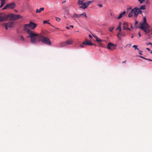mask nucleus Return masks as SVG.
Masks as SVG:
<instances>
[{
    "mask_svg": "<svg viewBox=\"0 0 152 152\" xmlns=\"http://www.w3.org/2000/svg\"><path fill=\"white\" fill-rule=\"evenodd\" d=\"M80 16H81L83 15V16H84L86 18L87 17V16L86 15V12H84L83 13L80 14Z\"/></svg>",
    "mask_w": 152,
    "mask_h": 152,
    "instance_id": "nucleus-27",
    "label": "nucleus"
},
{
    "mask_svg": "<svg viewBox=\"0 0 152 152\" xmlns=\"http://www.w3.org/2000/svg\"><path fill=\"white\" fill-rule=\"evenodd\" d=\"M7 6L8 9H13L16 6L15 3L14 2H12L11 3L7 4Z\"/></svg>",
    "mask_w": 152,
    "mask_h": 152,
    "instance_id": "nucleus-10",
    "label": "nucleus"
},
{
    "mask_svg": "<svg viewBox=\"0 0 152 152\" xmlns=\"http://www.w3.org/2000/svg\"><path fill=\"white\" fill-rule=\"evenodd\" d=\"M0 0L1 1V5L0 6V8H1L2 7L4 6V4L5 3L6 0Z\"/></svg>",
    "mask_w": 152,
    "mask_h": 152,
    "instance_id": "nucleus-18",
    "label": "nucleus"
},
{
    "mask_svg": "<svg viewBox=\"0 0 152 152\" xmlns=\"http://www.w3.org/2000/svg\"><path fill=\"white\" fill-rule=\"evenodd\" d=\"M26 0L27 1H28V0Z\"/></svg>",
    "mask_w": 152,
    "mask_h": 152,
    "instance_id": "nucleus-59",
    "label": "nucleus"
},
{
    "mask_svg": "<svg viewBox=\"0 0 152 152\" xmlns=\"http://www.w3.org/2000/svg\"><path fill=\"white\" fill-rule=\"evenodd\" d=\"M121 22H120L119 23V25H121Z\"/></svg>",
    "mask_w": 152,
    "mask_h": 152,
    "instance_id": "nucleus-55",
    "label": "nucleus"
},
{
    "mask_svg": "<svg viewBox=\"0 0 152 152\" xmlns=\"http://www.w3.org/2000/svg\"><path fill=\"white\" fill-rule=\"evenodd\" d=\"M126 13V12L125 11H124L123 12L121 13L119 16L117 18V19H119L122 18L124 15H125Z\"/></svg>",
    "mask_w": 152,
    "mask_h": 152,
    "instance_id": "nucleus-14",
    "label": "nucleus"
},
{
    "mask_svg": "<svg viewBox=\"0 0 152 152\" xmlns=\"http://www.w3.org/2000/svg\"><path fill=\"white\" fill-rule=\"evenodd\" d=\"M138 8L137 7H135L132 10V11L134 14V16L135 18H137L138 15Z\"/></svg>",
    "mask_w": 152,
    "mask_h": 152,
    "instance_id": "nucleus-9",
    "label": "nucleus"
},
{
    "mask_svg": "<svg viewBox=\"0 0 152 152\" xmlns=\"http://www.w3.org/2000/svg\"><path fill=\"white\" fill-rule=\"evenodd\" d=\"M131 28L132 29H133V26H132V25H131Z\"/></svg>",
    "mask_w": 152,
    "mask_h": 152,
    "instance_id": "nucleus-50",
    "label": "nucleus"
},
{
    "mask_svg": "<svg viewBox=\"0 0 152 152\" xmlns=\"http://www.w3.org/2000/svg\"><path fill=\"white\" fill-rule=\"evenodd\" d=\"M138 35H139V37H141V35L140 33V32L139 33Z\"/></svg>",
    "mask_w": 152,
    "mask_h": 152,
    "instance_id": "nucleus-47",
    "label": "nucleus"
},
{
    "mask_svg": "<svg viewBox=\"0 0 152 152\" xmlns=\"http://www.w3.org/2000/svg\"><path fill=\"white\" fill-rule=\"evenodd\" d=\"M140 3L142 4L143 2H144L145 0H138Z\"/></svg>",
    "mask_w": 152,
    "mask_h": 152,
    "instance_id": "nucleus-36",
    "label": "nucleus"
},
{
    "mask_svg": "<svg viewBox=\"0 0 152 152\" xmlns=\"http://www.w3.org/2000/svg\"><path fill=\"white\" fill-rule=\"evenodd\" d=\"M56 19L57 21H59L61 20V19L58 17H56Z\"/></svg>",
    "mask_w": 152,
    "mask_h": 152,
    "instance_id": "nucleus-34",
    "label": "nucleus"
},
{
    "mask_svg": "<svg viewBox=\"0 0 152 152\" xmlns=\"http://www.w3.org/2000/svg\"><path fill=\"white\" fill-rule=\"evenodd\" d=\"M20 39L21 40H22L23 41H25V39H24V38L22 36H20Z\"/></svg>",
    "mask_w": 152,
    "mask_h": 152,
    "instance_id": "nucleus-32",
    "label": "nucleus"
},
{
    "mask_svg": "<svg viewBox=\"0 0 152 152\" xmlns=\"http://www.w3.org/2000/svg\"><path fill=\"white\" fill-rule=\"evenodd\" d=\"M133 37V36H132V37H131V38H132Z\"/></svg>",
    "mask_w": 152,
    "mask_h": 152,
    "instance_id": "nucleus-58",
    "label": "nucleus"
},
{
    "mask_svg": "<svg viewBox=\"0 0 152 152\" xmlns=\"http://www.w3.org/2000/svg\"><path fill=\"white\" fill-rule=\"evenodd\" d=\"M133 14V11H132V10L128 14L129 17V18H130V17H132V16Z\"/></svg>",
    "mask_w": 152,
    "mask_h": 152,
    "instance_id": "nucleus-19",
    "label": "nucleus"
},
{
    "mask_svg": "<svg viewBox=\"0 0 152 152\" xmlns=\"http://www.w3.org/2000/svg\"><path fill=\"white\" fill-rule=\"evenodd\" d=\"M146 49L148 50V51H150V50L149 48H147Z\"/></svg>",
    "mask_w": 152,
    "mask_h": 152,
    "instance_id": "nucleus-46",
    "label": "nucleus"
},
{
    "mask_svg": "<svg viewBox=\"0 0 152 152\" xmlns=\"http://www.w3.org/2000/svg\"><path fill=\"white\" fill-rule=\"evenodd\" d=\"M44 7H41V8H40L39 9H37L36 10V13H40L42 12V11L43 10H44Z\"/></svg>",
    "mask_w": 152,
    "mask_h": 152,
    "instance_id": "nucleus-15",
    "label": "nucleus"
},
{
    "mask_svg": "<svg viewBox=\"0 0 152 152\" xmlns=\"http://www.w3.org/2000/svg\"><path fill=\"white\" fill-rule=\"evenodd\" d=\"M89 36L90 38L91 37V36L90 35H89Z\"/></svg>",
    "mask_w": 152,
    "mask_h": 152,
    "instance_id": "nucleus-56",
    "label": "nucleus"
},
{
    "mask_svg": "<svg viewBox=\"0 0 152 152\" xmlns=\"http://www.w3.org/2000/svg\"><path fill=\"white\" fill-rule=\"evenodd\" d=\"M73 41L70 40H68L65 42H62L61 45V47L62 48L66 45L72 44V43Z\"/></svg>",
    "mask_w": 152,
    "mask_h": 152,
    "instance_id": "nucleus-5",
    "label": "nucleus"
},
{
    "mask_svg": "<svg viewBox=\"0 0 152 152\" xmlns=\"http://www.w3.org/2000/svg\"><path fill=\"white\" fill-rule=\"evenodd\" d=\"M138 51L139 54L140 55H142V51L140 50H138Z\"/></svg>",
    "mask_w": 152,
    "mask_h": 152,
    "instance_id": "nucleus-42",
    "label": "nucleus"
},
{
    "mask_svg": "<svg viewBox=\"0 0 152 152\" xmlns=\"http://www.w3.org/2000/svg\"><path fill=\"white\" fill-rule=\"evenodd\" d=\"M146 44L147 45H151V46L152 47V43L151 42H148L146 43Z\"/></svg>",
    "mask_w": 152,
    "mask_h": 152,
    "instance_id": "nucleus-41",
    "label": "nucleus"
},
{
    "mask_svg": "<svg viewBox=\"0 0 152 152\" xmlns=\"http://www.w3.org/2000/svg\"><path fill=\"white\" fill-rule=\"evenodd\" d=\"M88 41H85V42H83L82 43V44L83 45H88Z\"/></svg>",
    "mask_w": 152,
    "mask_h": 152,
    "instance_id": "nucleus-26",
    "label": "nucleus"
},
{
    "mask_svg": "<svg viewBox=\"0 0 152 152\" xmlns=\"http://www.w3.org/2000/svg\"><path fill=\"white\" fill-rule=\"evenodd\" d=\"M37 26V24L32 21H30L28 24H25L23 27V30L27 32L28 28L33 29L35 28Z\"/></svg>",
    "mask_w": 152,
    "mask_h": 152,
    "instance_id": "nucleus-3",
    "label": "nucleus"
},
{
    "mask_svg": "<svg viewBox=\"0 0 152 152\" xmlns=\"http://www.w3.org/2000/svg\"><path fill=\"white\" fill-rule=\"evenodd\" d=\"M80 17V14H77L76 13L74 14L73 16L72 17V18H79Z\"/></svg>",
    "mask_w": 152,
    "mask_h": 152,
    "instance_id": "nucleus-17",
    "label": "nucleus"
},
{
    "mask_svg": "<svg viewBox=\"0 0 152 152\" xmlns=\"http://www.w3.org/2000/svg\"><path fill=\"white\" fill-rule=\"evenodd\" d=\"M15 20H17L20 18H23V16L20 15H15Z\"/></svg>",
    "mask_w": 152,
    "mask_h": 152,
    "instance_id": "nucleus-16",
    "label": "nucleus"
},
{
    "mask_svg": "<svg viewBox=\"0 0 152 152\" xmlns=\"http://www.w3.org/2000/svg\"><path fill=\"white\" fill-rule=\"evenodd\" d=\"M94 45V44L92 43L89 42H88V45Z\"/></svg>",
    "mask_w": 152,
    "mask_h": 152,
    "instance_id": "nucleus-38",
    "label": "nucleus"
},
{
    "mask_svg": "<svg viewBox=\"0 0 152 152\" xmlns=\"http://www.w3.org/2000/svg\"><path fill=\"white\" fill-rule=\"evenodd\" d=\"M138 23V21L137 20H136L135 22V28H139V27H137L136 26V25Z\"/></svg>",
    "mask_w": 152,
    "mask_h": 152,
    "instance_id": "nucleus-30",
    "label": "nucleus"
},
{
    "mask_svg": "<svg viewBox=\"0 0 152 152\" xmlns=\"http://www.w3.org/2000/svg\"><path fill=\"white\" fill-rule=\"evenodd\" d=\"M119 34H118V38L120 40L121 39L120 37L119 36Z\"/></svg>",
    "mask_w": 152,
    "mask_h": 152,
    "instance_id": "nucleus-45",
    "label": "nucleus"
},
{
    "mask_svg": "<svg viewBox=\"0 0 152 152\" xmlns=\"http://www.w3.org/2000/svg\"><path fill=\"white\" fill-rule=\"evenodd\" d=\"M66 1H62V3H64L65 2H66Z\"/></svg>",
    "mask_w": 152,
    "mask_h": 152,
    "instance_id": "nucleus-51",
    "label": "nucleus"
},
{
    "mask_svg": "<svg viewBox=\"0 0 152 152\" xmlns=\"http://www.w3.org/2000/svg\"><path fill=\"white\" fill-rule=\"evenodd\" d=\"M15 11L16 12H18V11L17 10H15Z\"/></svg>",
    "mask_w": 152,
    "mask_h": 152,
    "instance_id": "nucleus-54",
    "label": "nucleus"
},
{
    "mask_svg": "<svg viewBox=\"0 0 152 152\" xmlns=\"http://www.w3.org/2000/svg\"><path fill=\"white\" fill-rule=\"evenodd\" d=\"M43 22L44 24H45L46 23L50 24V23H49V22H48L47 20L44 21H43Z\"/></svg>",
    "mask_w": 152,
    "mask_h": 152,
    "instance_id": "nucleus-35",
    "label": "nucleus"
},
{
    "mask_svg": "<svg viewBox=\"0 0 152 152\" xmlns=\"http://www.w3.org/2000/svg\"><path fill=\"white\" fill-rule=\"evenodd\" d=\"M114 29V27H110L108 28L109 30L111 32H112L113 31V30Z\"/></svg>",
    "mask_w": 152,
    "mask_h": 152,
    "instance_id": "nucleus-23",
    "label": "nucleus"
},
{
    "mask_svg": "<svg viewBox=\"0 0 152 152\" xmlns=\"http://www.w3.org/2000/svg\"><path fill=\"white\" fill-rule=\"evenodd\" d=\"M8 9L7 6L6 5L3 9L2 10H5Z\"/></svg>",
    "mask_w": 152,
    "mask_h": 152,
    "instance_id": "nucleus-37",
    "label": "nucleus"
},
{
    "mask_svg": "<svg viewBox=\"0 0 152 152\" xmlns=\"http://www.w3.org/2000/svg\"><path fill=\"white\" fill-rule=\"evenodd\" d=\"M7 20V15L4 13H0V22H3Z\"/></svg>",
    "mask_w": 152,
    "mask_h": 152,
    "instance_id": "nucleus-6",
    "label": "nucleus"
},
{
    "mask_svg": "<svg viewBox=\"0 0 152 152\" xmlns=\"http://www.w3.org/2000/svg\"><path fill=\"white\" fill-rule=\"evenodd\" d=\"M70 27L72 28H73V26H72V25H71L70 26Z\"/></svg>",
    "mask_w": 152,
    "mask_h": 152,
    "instance_id": "nucleus-52",
    "label": "nucleus"
},
{
    "mask_svg": "<svg viewBox=\"0 0 152 152\" xmlns=\"http://www.w3.org/2000/svg\"><path fill=\"white\" fill-rule=\"evenodd\" d=\"M131 9V7H129V8H128V9Z\"/></svg>",
    "mask_w": 152,
    "mask_h": 152,
    "instance_id": "nucleus-57",
    "label": "nucleus"
},
{
    "mask_svg": "<svg viewBox=\"0 0 152 152\" xmlns=\"http://www.w3.org/2000/svg\"><path fill=\"white\" fill-rule=\"evenodd\" d=\"M66 28L67 29H69L70 28L69 27H68V26L66 27Z\"/></svg>",
    "mask_w": 152,
    "mask_h": 152,
    "instance_id": "nucleus-48",
    "label": "nucleus"
},
{
    "mask_svg": "<svg viewBox=\"0 0 152 152\" xmlns=\"http://www.w3.org/2000/svg\"><path fill=\"white\" fill-rule=\"evenodd\" d=\"M117 29H118L119 31L121 32V25H119V26L117 28Z\"/></svg>",
    "mask_w": 152,
    "mask_h": 152,
    "instance_id": "nucleus-31",
    "label": "nucleus"
},
{
    "mask_svg": "<svg viewBox=\"0 0 152 152\" xmlns=\"http://www.w3.org/2000/svg\"><path fill=\"white\" fill-rule=\"evenodd\" d=\"M89 6L88 4V1L87 2H85L83 3L82 5L80 7V8H82L83 9H85L86 8Z\"/></svg>",
    "mask_w": 152,
    "mask_h": 152,
    "instance_id": "nucleus-11",
    "label": "nucleus"
},
{
    "mask_svg": "<svg viewBox=\"0 0 152 152\" xmlns=\"http://www.w3.org/2000/svg\"><path fill=\"white\" fill-rule=\"evenodd\" d=\"M94 1L93 0H92V1H88V3L89 5L91 3H92Z\"/></svg>",
    "mask_w": 152,
    "mask_h": 152,
    "instance_id": "nucleus-39",
    "label": "nucleus"
},
{
    "mask_svg": "<svg viewBox=\"0 0 152 152\" xmlns=\"http://www.w3.org/2000/svg\"><path fill=\"white\" fill-rule=\"evenodd\" d=\"M15 15L10 13L7 15V19L11 21L15 20Z\"/></svg>",
    "mask_w": 152,
    "mask_h": 152,
    "instance_id": "nucleus-8",
    "label": "nucleus"
},
{
    "mask_svg": "<svg viewBox=\"0 0 152 152\" xmlns=\"http://www.w3.org/2000/svg\"><path fill=\"white\" fill-rule=\"evenodd\" d=\"M9 27L12 28L13 26V22H9L8 23H5Z\"/></svg>",
    "mask_w": 152,
    "mask_h": 152,
    "instance_id": "nucleus-12",
    "label": "nucleus"
},
{
    "mask_svg": "<svg viewBox=\"0 0 152 152\" xmlns=\"http://www.w3.org/2000/svg\"><path fill=\"white\" fill-rule=\"evenodd\" d=\"M80 47H81V48H84V46H83V45H82H82H80Z\"/></svg>",
    "mask_w": 152,
    "mask_h": 152,
    "instance_id": "nucleus-44",
    "label": "nucleus"
},
{
    "mask_svg": "<svg viewBox=\"0 0 152 152\" xmlns=\"http://www.w3.org/2000/svg\"><path fill=\"white\" fill-rule=\"evenodd\" d=\"M93 37L94 38L96 39V41L98 43L100 42H102L103 41V40L100 39L99 38H98L96 36L94 35H93Z\"/></svg>",
    "mask_w": 152,
    "mask_h": 152,
    "instance_id": "nucleus-13",
    "label": "nucleus"
},
{
    "mask_svg": "<svg viewBox=\"0 0 152 152\" xmlns=\"http://www.w3.org/2000/svg\"><path fill=\"white\" fill-rule=\"evenodd\" d=\"M133 47L134 48L135 50H139V49L137 48V45H133Z\"/></svg>",
    "mask_w": 152,
    "mask_h": 152,
    "instance_id": "nucleus-25",
    "label": "nucleus"
},
{
    "mask_svg": "<svg viewBox=\"0 0 152 152\" xmlns=\"http://www.w3.org/2000/svg\"><path fill=\"white\" fill-rule=\"evenodd\" d=\"M26 32L29 34L27 37L30 38L31 43L34 44L39 42V36L38 37V34L31 31L30 29H28Z\"/></svg>",
    "mask_w": 152,
    "mask_h": 152,
    "instance_id": "nucleus-1",
    "label": "nucleus"
},
{
    "mask_svg": "<svg viewBox=\"0 0 152 152\" xmlns=\"http://www.w3.org/2000/svg\"><path fill=\"white\" fill-rule=\"evenodd\" d=\"M126 60H125V61H123L122 62V63H126Z\"/></svg>",
    "mask_w": 152,
    "mask_h": 152,
    "instance_id": "nucleus-49",
    "label": "nucleus"
},
{
    "mask_svg": "<svg viewBox=\"0 0 152 152\" xmlns=\"http://www.w3.org/2000/svg\"><path fill=\"white\" fill-rule=\"evenodd\" d=\"M123 29L124 30H128L129 31H131V29L130 28H128V27H125L124 26L123 27Z\"/></svg>",
    "mask_w": 152,
    "mask_h": 152,
    "instance_id": "nucleus-24",
    "label": "nucleus"
},
{
    "mask_svg": "<svg viewBox=\"0 0 152 152\" xmlns=\"http://www.w3.org/2000/svg\"><path fill=\"white\" fill-rule=\"evenodd\" d=\"M98 5L100 7H102L103 6V5L102 4H98Z\"/></svg>",
    "mask_w": 152,
    "mask_h": 152,
    "instance_id": "nucleus-43",
    "label": "nucleus"
},
{
    "mask_svg": "<svg viewBox=\"0 0 152 152\" xmlns=\"http://www.w3.org/2000/svg\"><path fill=\"white\" fill-rule=\"evenodd\" d=\"M143 21L142 23H140V26L139 28L143 31L146 33H148L150 32V30L149 29L150 26L146 22V18L145 17H143Z\"/></svg>",
    "mask_w": 152,
    "mask_h": 152,
    "instance_id": "nucleus-2",
    "label": "nucleus"
},
{
    "mask_svg": "<svg viewBox=\"0 0 152 152\" xmlns=\"http://www.w3.org/2000/svg\"><path fill=\"white\" fill-rule=\"evenodd\" d=\"M116 45L111 43H109L107 45V48L110 50H114Z\"/></svg>",
    "mask_w": 152,
    "mask_h": 152,
    "instance_id": "nucleus-7",
    "label": "nucleus"
},
{
    "mask_svg": "<svg viewBox=\"0 0 152 152\" xmlns=\"http://www.w3.org/2000/svg\"><path fill=\"white\" fill-rule=\"evenodd\" d=\"M137 56L140 58H142L143 59H145V60H149V59H147V58H145L144 57H143L142 56Z\"/></svg>",
    "mask_w": 152,
    "mask_h": 152,
    "instance_id": "nucleus-29",
    "label": "nucleus"
},
{
    "mask_svg": "<svg viewBox=\"0 0 152 152\" xmlns=\"http://www.w3.org/2000/svg\"><path fill=\"white\" fill-rule=\"evenodd\" d=\"M148 61H152V60L151 59H149V60H148Z\"/></svg>",
    "mask_w": 152,
    "mask_h": 152,
    "instance_id": "nucleus-53",
    "label": "nucleus"
},
{
    "mask_svg": "<svg viewBox=\"0 0 152 152\" xmlns=\"http://www.w3.org/2000/svg\"><path fill=\"white\" fill-rule=\"evenodd\" d=\"M119 34L120 35H121V36L123 37H125L126 36V35L124 33H119Z\"/></svg>",
    "mask_w": 152,
    "mask_h": 152,
    "instance_id": "nucleus-28",
    "label": "nucleus"
},
{
    "mask_svg": "<svg viewBox=\"0 0 152 152\" xmlns=\"http://www.w3.org/2000/svg\"><path fill=\"white\" fill-rule=\"evenodd\" d=\"M138 15L140 14H141L142 13V11L141 10H140V9H138Z\"/></svg>",
    "mask_w": 152,
    "mask_h": 152,
    "instance_id": "nucleus-33",
    "label": "nucleus"
},
{
    "mask_svg": "<svg viewBox=\"0 0 152 152\" xmlns=\"http://www.w3.org/2000/svg\"><path fill=\"white\" fill-rule=\"evenodd\" d=\"M145 9V5H142L141 6L140 8V10H144Z\"/></svg>",
    "mask_w": 152,
    "mask_h": 152,
    "instance_id": "nucleus-20",
    "label": "nucleus"
},
{
    "mask_svg": "<svg viewBox=\"0 0 152 152\" xmlns=\"http://www.w3.org/2000/svg\"><path fill=\"white\" fill-rule=\"evenodd\" d=\"M4 26L5 27V29L6 30H7L8 29V27H8V26L7 25H6L5 23H4Z\"/></svg>",
    "mask_w": 152,
    "mask_h": 152,
    "instance_id": "nucleus-40",
    "label": "nucleus"
},
{
    "mask_svg": "<svg viewBox=\"0 0 152 152\" xmlns=\"http://www.w3.org/2000/svg\"><path fill=\"white\" fill-rule=\"evenodd\" d=\"M64 10L65 12H67V14H69V10L66 7L64 8Z\"/></svg>",
    "mask_w": 152,
    "mask_h": 152,
    "instance_id": "nucleus-21",
    "label": "nucleus"
},
{
    "mask_svg": "<svg viewBox=\"0 0 152 152\" xmlns=\"http://www.w3.org/2000/svg\"><path fill=\"white\" fill-rule=\"evenodd\" d=\"M39 41H41L42 43L48 45H51V42L49 39L48 37L42 35L39 36Z\"/></svg>",
    "mask_w": 152,
    "mask_h": 152,
    "instance_id": "nucleus-4",
    "label": "nucleus"
},
{
    "mask_svg": "<svg viewBox=\"0 0 152 152\" xmlns=\"http://www.w3.org/2000/svg\"><path fill=\"white\" fill-rule=\"evenodd\" d=\"M83 1H83L82 0H78V3L80 5H82Z\"/></svg>",
    "mask_w": 152,
    "mask_h": 152,
    "instance_id": "nucleus-22",
    "label": "nucleus"
}]
</instances>
